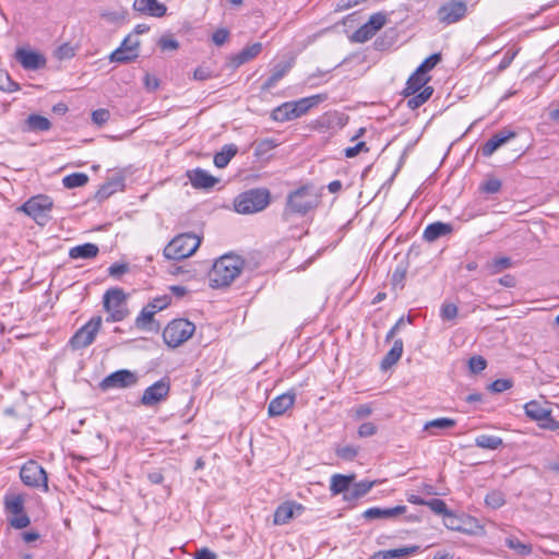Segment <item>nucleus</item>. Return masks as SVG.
I'll return each instance as SVG.
<instances>
[{
	"label": "nucleus",
	"mask_w": 559,
	"mask_h": 559,
	"mask_svg": "<svg viewBox=\"0 0 559 559\" xmlns=\"http://www.w3.org/2000/svg\"><path fill=\"white\" fill-rule=\"evenodd\" d=\"M243 267V261L233 254H225L217 259L209 273L210 286L222 288L229 286L237 278Z\"/></svg>",
	"instance_id": "obj_1"
},
{
	"label": "nucleus",
	"mask_w": 559,
	"mask_h": 559,
	"mask_svg": "<svg viewBox=\"0 0 559 559\" xmlns=\"http://www.w3.org/2000/svg\"><path fill=\"white\" fill-rule=\"evenodd\" d=\"M325 99V94H317L298 100L286 102L272 110L271 118L277 122L297 119Z\"/></svg>",
	"instance_id": "obj_2"
},
{
	"label": "nucleus",
	"mask_w": 559,
	"mask_h": 559,
	"mask_svg": "<svg viewBox=\"0 0 559 559\" xmlns=\"http://www.w3.org/2000/svg\"><path fill=\"white\" fill-rule=\"evenodd\" d=\"M270 203V192L265 189H251L239 194L234 201L239 214H253L264 210Z\"/></svg>",
	"instance_id": "obj_3"
},
{
	"label": "nucleus",
	"mask_w": 559,
	"mask_h": 559,
	"mask_svg": "<svg viewBox=\"0 0 559 559\" xmlns=\"http://www.w3.org/2000/svg\"><path fill=\"white\" fill-rule=\"evenodd\" d=\"M200 243L201 239L197 235L181 234L165 247L164 255L169 260H182L192 255Z\"/></svg>",
	"instance_id": "obj_4"
},
{
	"label": "nucleus",
	"mask_w": 559,
	"mask_h": 559,
	"mask_svg": "<svg viewBox=\"0 0 559 559\" xmlns=\"http://www.w3.org/2000/svg\"><path fill=\"white\" fill-rule=\"evenodd\" d=\"M468 14V2L466 0H445L436 11V19L439 24L450 26L463 21Z\"/></svg>",
	"instance_id": "obj_5"
},
{
	"label": "nucleus",
	"mask_w": 559,
	"mask_h": 559,
	"mask_svg": "<svg viewBox=\"0 0 559 559\" xmlns=\"http://www.w3.org/2000/svg\"><path fill=\"white\" fill-rule=\"evenodd\" d=\"M52 200L45 194H38L29 198L23 203L17 211L25 213L32 217L38 225H46L50 218V212L52 210Z\"/></svg>",
	"instance_id": "obj_6"
},
{
	"label": "nucleus",
	"mask_w": 559,
	"mask_h": 559,
	"mask_svg": "<svg viewBox=\"0 0 559 559\" xmlns=\"http://www.w3.org/2000/svg\"><path fill=\"white\" fill-rule=\"evenodd\" d=\"M194 331L195 325L192 322L186 319H177L169 322L164 329L163 338L169 347L175 348L187 342Z\"/></svg>",
	"instance_id": "obj_7"
},
{
	"label": "nucleus",
	"mask_w": 559,
	"mask_h": 559,
	"mask_svg": "<svg viewBox=\"0 0 559 559\" xmlns=\"http://www.w3.org/2000/svg\"><path fill=\"white\" fill-rule=\"evenodd\" d=\"M104 308L109 313L108 322L122 321L128 316L126 295L122 289L112 288L104 295Z\"/></svg>",
	"instance_id": "obj_8"
},
{
	"label": "nucleus",
	"mask_w": 559,
	"mask_h": 559,
	"mask_svg": "<svg viewBox=\"0 0 559 559\" xmlns=\"http://www.w3.org/2000/svg\"><path fill=\"white\" fill-rule=\"evenodd\" d=\"M103 324L99 316L91 318L81 326L70 338V345L73 349H83L93 344Z\"/></svg>",
	"instance_id": "obj_9"
},
{
	"label": "nucleus",
	"mask_w": 559,
	"mask_h": 559,
	"mask_svg": "<svg viewBox=\"0 0 559 559\" xmlns=\"http://www.w3.org/2000/svg\"><path fill=\"white\" fill-rule=\"evenodd\" d=\"M317 205V197L307 187H301L289 193L287 210L292 213L305 215Z\"/></svg>",
	"instance_id": "obj_10"
},
{
	"label": "nucleus",
	"mask_w": 559,
	"mask_h": 559,
	"mask_svg": "<svg viewBox=\"0 0 559 559\" xmlns=\"http://www.w3.org/2000/svg\"><path fill=\"white\" fill-rule=\"evenodd\" d=\"M525 414L531 419L537 421L544 429H559V421L552 418L551 411L537 401H530L524 405Z\"/></svg>",
	"instance_id": "obj_11"
},
{
	"label": "nucleus",
	"mask_w": 559,
	"mask_h": 559,
	"mask_svg": "<svg viewBox=\"0 0 559 559\" xmlns=\"http://www.w3.org/2000/svg\"><path fill=\"white\" fill-rule=\"evenodd\" d=\"M20 477L26 486L41 487L45 491L48 490L47 474L35 461H28L22 466Z\"/></svg>",
	"instance_id": "obj_12"
},
{
	"label": "nucleus",
	"mask_w": 559,
	"mask_h": 559,
	"mask_svg": "<svg viewBox=\"0 0 559 559\" xmlns=\"http://www.w3.org/2000/svg\"><path fill=\"white\" fill-rule=\"evenodd\" d=\"M139 46H140L139 38L133 34H129L123 39L121 45L110 53L109 59L111 62H120V63L133 61L139 56V52H138Z\"/></svg>",
	"instance_id": "obj_13"
},
{
	"label": "nucleus",
	"mask_w": 559,
	"mask_h": 559,
	"mask_svg": "<svg viewBox=\"0 0 559 559\" xmlns=\"http://www.w3.org/2000/svg\"><path fill=\"white\" fill-rule=\"evenodd\" d=\"M138 382V376L127 369L115 371L105 377L99 386L106 391L109 389H126L135 385Z\"/></svg>",
	"instance_id": "obj_14"
},
{
	"label": "nucleus",
	"mask_w": 559,
	"mask_h": 559,
	"mask_svg": "<svg viewBox=\"0 0 559 559\" xmlns=\"http://www.w3.org/2000/svg\"><path fill=\"white\" fill-rule=\"evenodd\" d=\"M169 391V380L160 379L144 390L141 397V404L147 407L154 406L166 400Z\"/></svg>",
	"instance_id": "obj_15"
},
{
	"label": "nucleus",
	"mask_w": 559,
	"mask_h": 559,
	"mask_svg": "<svg viewBox=\"0 0 559 559\" xmlns=\"http://www.w3.org/2000/svg\"><path fill=\"white\" fill-rule=\"evenodd\" d=\"M406 510V506H396L392 508L372 507L364 511L362 518L369 521L391 520L404 514Z\"/></svg>",
	"instance_id": "obj_16"
},
{
	"label": "nucleus",
	"mask_w": 559,
	"mask_h": 559,
	"mask_svg": "<svg viewBox=\"0 0 559 559\" xmlns=\"http://www.w3.org/2000/svg\"><path fill=\"white\" fill-rule=\"evenodd\" d=\"M15 58L26 70H38L46 64V58L41 53L24 48L16 50Z\"/></svg>",
	"instance_id": "obj_17"
},
{
	"label": "nucleus",
	"mask_w": 559,
	"mask_h": 559,
	"mask_svg": "<svg viewBox=\"0 0 559 559\" xmlns=\"http://www.w3.org/2000/svg\"><path fill=\"white\" fill-rule=\"evenodd\" d=\"M296 401V394L294 392H286L274 397L267 407V413L271 417L282 416L287 409L293 407Z\"/></svg>",
	"instance_id": "obj_18"
},
{
	"label": "nucleus",
	"mask_w": 559,
	"mask_h": 559,
	"mask_svg": "<svg viewBox=\"0 0 559 559\" xmlns=\"http://www.w3.org/2000/svg\"><path fill=\"white\" fill-rule=\"evenodd\" d=\"M515 133L512 131L502 130L493 134L487 142L481 146V154L486 157L491 156L500 146L506 144L509 140L513 139Z\"/></svg>",
	"instance_id": "obj_19"
},
{
	"label": "nucleus",
	"mask_w": 559,
	"mask_h": 559,
	"mask_svg": "<svg viewBox=\"0 0 559 559\" xmlns=\"http://www.w3.org/2000/svg\"><path fill=\"white\" fill-rule=\"evenodd\" d=\"M188 177L191 185L197 189H211L218 182L217 178L202 168H195L189 171Z\"/></svg>",
	"instance_id": "obj_20"
},
{
	"label": "nucleus",
	"mask_w": 559,
	"mask_h": 559,
	"mask_svg": "<svg viewBox=\"0 0 559 559\" xmlns=\"http://www.w3.org/2000/svg\"><path fill=\"white\" fill-rule=\"evenodd\" d=\"M133 9L138 12L155 17L164 16L167 11L166 5L157 0H134Z\"/></svg>",
	"instance_id": "obj_21"
},
{
	"label": "nucleus",
	"mask_w": 559,
	"mask_h": 559,
	"mask_svg": "<svg viewBox=\"0 0 559 559\" xmlns=\"http://www.w3.org/2000/svg\"><path fill=\"white\" fill-rule=\"evenodd\" d=\"M293 64H294V58L277 62L272 68L271 75L264 82L263 88L271 90L272 87H274L277 84V82L290 71V69L293 68Z\"/></svg>",
	"instance_id": "obj_22"
},
{
	"label": "nucleus",
	"mask_w": 559,
	"mask_h": 559,
	"mask_svg": "<svg viewBox=\"0 0 559 559\" xmlns=\"http://www.w3.org/2000/svg\"><path fill=\"white\" fill-rule=\"evenodd\" d=\"M453 231V226L449 223L436 222L429 224L423 234L426 241L432 242L438 238L449 235Z\"/></svg>",
	"instance_id": "obj_23"
},
{
	"label": "nucleus",
	"mask_w": 559,
	"mask_h": 559,
	"mask_svg": "<svg viewBox=\"0 0 559 559\" xmlns=\"http://www.w3.org/2000/svg\"><path fill=\"white\" fill-rule=\"evenodd\" d=\"M355 475L335 474L331 478L330 490L332 495L343 493V499L349 492L350 484L354 481Z\"/></svg>",
	"instance_id": "obj_24"
},
{
	"label": "nucleus",
	"mask_w": 559,
	"mask_h": 559,
	"mask_svg": "<svg viewBox=\"0 0 559 559\" xmlns=\"http://www.w3.org/2000/svg\"><path fill=\"white\" fill-rule=\"evenodd\" d=\"M262 51V44L254 43L252 45L246 46L241 49L237 55L231 57V64L236 68L241 64L254 59Z\"/></svg>",
	"instance_id": "obj_25"
},
{
	"label": "nucleus",
	"mask_w": 559,
	"mask_h": 559,
	"mask_svg": "<svg viewBox=\"0 0 559 559\" xmlns=\"http://www.w3.org/2000/svg\"><path fill=\"white\" fill-rule=\"evenodd\" d=\"M418 547H402L396 549H389V550H380L378 552H374L370 559H404L414 552H416Z\"/></svg>",
	"instance_id": "obj_26"
},
{
	"label": "nucleus",
	"mask_w": 559,
	"mask_h": 559,
	"mask_svg": "<svg viewBox=\"0 0 559 559\" xmlns=\"http://www.w3.org/2000/svg\"><path fill=\"white\" fill-rule=\"evenodd\" d=\"M98 247L95 243L86 242L72 247L69 250V257L71 259L88 260L93 259L98 254Z\"/></svg>",
	"instance_id": "obj_27"
},
{
	"label": "nucleus",
	"mask_w": 559,
	"mask_h": 559,
	"mask_svg": "<svg viewBox=\"0 0 559 559\" xmlns=\"http://www.w3.org/2000/svg\"><path fill=\"white\" fill-rule=\"evenodd\" d=\"M374 485H376V481H369V480L352 483L349 492L347 493V497H345V501L352 502V501L362 498L372 489V487Z\"/></svg>",
	"instance_id": "obj_28"
},
{
	"label": "nucleus",
	"mask_w": 559,
	"mask_h": 559,
	"mask_svg": "<svg viewBox=\"0 0 559 559\" xmlns=\"http://www.w3.org/2000/svg\"><path fill=\"white\" fill-rule=\"evenodd\" d=\"M429 78L417 70L409 76L404 88L405 96H411L426 87Z\"/></svg>",
	"instance_id": "obj_29"
},
{
	"label": "nucleus",
	"mask_w": 559,
	"mask_h": 559,
	"mask_svg": "<svg viewBox=\"0 0 559 559\" xmlns=\"http://www.w3.org/2000/svg\"><path fill=\"white\" fill-rule=\"evenodd\" d=\"M238 147L235 144H226L214 155L213 163L217 168H225L231 158L237 154Z\"/></svg>",
	"instance_id": "obj_30"
},
{
	"label": "nucleus",
	"mask_w": 559,
	"mask_h": 559,
	"mask_svg": "<svg viewBox=\"0 0 559 559\" xmlns=\"http://www.w3.org/2000/svg\"><path fill=\"white\" fill-rule=\"evenodd\" d=\"M403 354V341L401 338H397L394 341L392 348L389 350V353L384 356V358L381 361V368L386 370L391 368L393 365H395Z\"/></svg>",
	"instance_id": "obj_31"
},
{
	"label": "nucleus",
	"mask_w": 559,
	"mask_h": 559,
	"mask_svg": "<svg viewBox=\"0 0 559 559\" xmlns=\"http://www.w3.org/2000/svg\"><path fill=\"white\" fill-rule=\"evenodd\" d=\"M455 425H456V421L454 419L447 418V417H440V418H436V419L427 421L424 425V430L429 431L431 435H437V432L433 431V429L445 430V429L453 428Z\"/></svg>",
	"instance_id": "obj_32"
},
{
	"label": "nucleus",
	"mask_w": 559,
	"mask_h": 559,
	"mask_svg": "<svg viewBox=\"0 0 559 559\" xmlns=\"http://www.w3.org/2000/svg\"><path fill=\"white\" fill-rule=\"evenodd\" d=\"M433 88L431 86L424 87L420 92L412 94L407 96V106L411 109L419 108L423 104H425L432 95Z\"/></svg>",
	"instance_id": "obj_33"
},
{
	"label": "nucleus",
	"mask_w": 559,
	"mask_h": 559,
	"mask_svg": "<svg viewBox=\"0 0 559 559\" xmlns=\"http://www.w3.org/2000/svg\"><path fill=\"white\" fill-rule=\"evenodd\" d=\"M294 516V506L290 503H284L277 507L274 513V524L283 525L289 522Z\"/></svg>",
	"instance_id": "obj_34"
},
{
	"label": "nucleus",
	"mask_w": 559,
	"mask_h": 559,
	"mask_svg": "<svg viewBox=\"0 0 559 559\" xmlns=\"http://www.w3.org/2000/svg\"><path fill=\"white\" fill-rule=\"evenodd\" d=\"M475 444L481 449L496 450L502 445V439L497 436L479 435L475 438Z\"/></svg>",
	"instance_id": "obj_35"
},
{
	"label": "nucleus",
	"mask_w": 559,
	"mask_h": 559,
	"mask_svg": "<svg viewBox=\"0 0 559 559\" xmlns=\"http://www.w3.org/2000/svg\"><path fill=\"white\" fill-rule=\"evenodd\" d=\"M4 506L5 511L12 515L24 511V500L19 495L5 496Z\"/></svg>",
	"instance_id": "obj_36"
},
{
	"label": "nucleus",
	"mask_w": 559,
	"mask_h": 559,
	"mask_svg": "<svg viewBox=\"0 0 559 559\" xmlns=\"http://www.w3.org/2000/svg\"><path fill=\"white\" fill-rule=\"evenodd\" d=\"M26 123L28 130L31 131H47L51 127L50 121L46 117L40 115L28 116Z\"/></svg>",
	"instance_id": "obj_37"
},
{
	"label": "nucleus",
	"mask_w": 559,
	"mask_h": 559,
	"mask_svg": "<svg viewBox=\"0 0 559 559\" xmlns=\"http://www.w3.org/2000/svg\"><path fill=\"white\" fill-rule=\"evenodd\" d=\"M506 545L520 556H528L533 551L531 544L522 543L519 538L510 536L506 538Z\"/></svg>",
	"instance_id": "obj_38"
},
{
	"label": "nucleus",
	"mask_w": 559,
	"mask_h": 559,
	"mask_svg": "<svg viewBox=\"0 0 559 559\" xmlns=\"http://www.w3.org/2000/svg\"><path fill=\"white\" fill-rule=\"evenodd\" d=\"M88 176L84 173H73L62 179V183L68 189L83 187L87 183Z\"/></svg>",
	"instance_id": "obj_39"
},
{
	"label": "nucleus",
	"mask_w": 559,
	"mask_h": 559,
	"mask_svg": "<svg viewBox=\"0 0 559 559\" xmlns=\"http://www.w3.org/2000/svg\"><path fill=\"white\" fill-rule=\"evenodd\" d=\"M511 265L512 262L510 258L501 257L493 259L491 262H488L485 265V269L488 271L490 275H495L502 272L503 270L511 267Z\"/></svg>",
	"instance_id": "obj_40"
},
{
	"label": "nucleus",
	"mask_w": 559,
	"mask_h": 559,
	"mask_svg": "<svg viewBox=\"0 0 559 559\" xmlns=\"http://www.w3.org/2000/svg\"><path fill=\"white\" fill-rule=\"evenodd\" d=\"M485 503L487 507L496 510L504 506L506 503V496L500 490H491L488 492L485 497Z\"/></svg>",
	"instance_id": "obj_41"
},
{
	"label": "nucleus",
	"mask_w": 559,
	"mask_h": 559,
	"mask_svg": "<svg viewBox=\"0 0 559 559\" xmlns=\"http://www.w3.org/2000/svg\"><path fill=\"white\" fill-rule=\"evenodd\" d=\"M155 310L150 305L144 307L135 320V325L140 329H145L152 322Z\"/></svg>",
	"instance_id": "obj_42"
},
{
	"label": "nucleus",
	"mask_w": 559,
	"mask_h": 559,
	"mask_svg": "<svg viewBox=\"0 0 559 559\" xmlns=\"http://www.w3.org/2000/svg\"><path fill=\"white\" fill-rule=\"evenodd\" d=\"M459 314V308L452 302H443L440 307V318L443 321H452Z\"/></svg>",
	"instance_id": "obj_43"
},
{
	"label": "nucleus",
	"mask_w": 559,
	"mask_h": 559,
	"mask_svg": "<svg viewBox=\"0 0 559 559\" xmlns=\"http://www.w3.org/2000/svg\"><path fill=\"white\" fill-rule=\"evenodd\" d=\"M386 23V16L384 13L378 12L372 14L369 20L366 22L369 28L373 31L376 34L379 29H381Z\"/></svg>",
	"instance_id": "obj_44"
},
{
	"label": "nucleus",
	"mask_w": 559,
	"mask_h": 559,
	"mask_svg": "<svg viewBox=\"0 0 559 559\" xmlns=\"http://www.w3.org/2000/svg\"><path fill=\"white\" fill-rule=\"evenodd\" d=\"M0 90L8 93L19 90V84L12 81L8 72L2 70H0Z\"/></svg>",
	"instance_id": "obj_45"
},
{
	"label": "nucleus",
	"mask_w": 559,
	"mask_h": 559,
	"mask_svg": "<svg viewBox=\"0 0 559 559\" xmlns=\"http://www.w3.org/2000/svg\"><path fill=\"white\" fill-rule=\"evenodd\" d=\"M376 34L371 28H369L368 24H364L360 26L354 34H353V40L356 43H365L369 40L371 37H373Z\"/></svg>",
	"instance_id": "obj_46"
},
{
	"label": "nucleus",
	"mask_w": 559,
	"mask_h": 559,
	"mask_svg": "<svg viewBox=\"0 0 559 559\" xmlns=\"http://www.w3.org/2000/svg\"><path fill=\"white\" fill-rule=\"evenodd\" d=\"M440 59L441 58L439 53L431 55L417 68V71L426 75L430 70H432L437 66Z\"/></svg>",
	"instance_id": "obj_47"
},
{
	"label": "nucleus",
	"mask_w": 559,
	"mask_h": 559,
	"mask_svg": "<svg viewBox=\"0 0 559 559\" xmlns=\"http://www.w3.org/2000/svg\"><path fill=\"white\" fill-rule=\"evenodd\" d=\"M426 506L436 514L444 515L449 514V509L445 502L441 499L427 500Z\"/></svg>",
	"instance_id": "obj_48"
},
{
	"label": "nucleus",
	"mask_w": 559,
	"mask_h": 559,
	"mask_svg": "<svg viewBox=\"0 0 559 559\" xmlns=\"http://www.w3.org/2000/svg\"><path fill=\"white\" fill-rule=\"evenodd\" d=\"M31 521L27 514L23 511L22 513L14 514L10 519V524L16 530L25 528L29 525Z\"/></svg>",
	"instance_id": "obj_49"
},
{
	"label": "nucleus",
	"mask_w": 559,
	"mask_h": 559,
	"mask_svg": "<svg viewBox=\"0 0 559 559\" xmlns=\"http://www.w3.org/2000/svg\"><path fill=\"white\" fill-rule=\"evenodd\" d=\"M358 450L359 449L354 445H344V447L336 449V454L341 459L352 461L357 456Z\"/></svg>",
	"instance_id": "obj_50"
},
{
	"label": "nucleus",
	"mask_w": 559,
	"mask_h": 559,
	"mask_svg": "<svg viewBox=\"0 0 559 559\" xmlns=\"http://www.w3.org/2000/svg\"><path fill=\"white\" fill-rule=\"evenodd\" d=\"M378 431V428L377 426L371 423V421H366V423H362L359 427H358V436L360 438H367V437H371L373 435H376Z\"/></svg>",
	"instance_id": "obj_51"
},
{
	"label": "nucleus",
	"mask_w": 559,
	"mask_h": 559,
	"mask_svg": "<svg viewBox=\"0 0 559 559\" xmlns=\"http://www.w3.org/2000/svg\"><path fill=\"white\" fill-rule=\"evenodd\" d=\"M110 118V112L107 109H97L92 114V120L95 124L102 126L106 123Z\"/></svg>",
	"instance_id": "obj_52"
},
{
	"label": "nucleus",
	"mask_w": 559,
	"mask_h": 559,
	"mask_svg": "<svg viewBox=\"0 0 559 559\" xmlns=\"http://www.w3.org/2000/svg\"><path fill=\"white\" fill-rule=\"evenodd\" d=\"M512 386V381L509 379H497L490 384V390L495 393H501Z\"/></svg>",
	"instance_id": "obj_53"
},
{
	"label": "nucleus",
	"mask_w": 559,
	"mask_h": 559,
	"mask_svg": "<svg viewBox=\"0 0 559 559\" xmlns=\"http://www.w3.org/2000/svg\"><path fill=\"white\" fill-rule=\"evenodd\" d=\"M362 151L368 152L369 148L367 147L366 143L361 141L356 143L354 146L346 147L344 154L347 158H353Z\"/></svg>",
	"instance_id": "obj_54"
},
{
	"label": "nucleus",
	"mask_w": 559,
	"mask_h": 559,
	"mask_svg": "<svg viewBox=\"0 0 559 559\" xmlns=\"http://www.w3.org/2000/svg\"><path fill=\"white\" fill-rule=\"evenodd\" d=\"M500 189L501 181L497 178H490L486 180L481 186V190L486 193H497Z\"/></svg>",
	"instance_id": "obj_55"
},
{
	"label": "nucleus",
	"mask_w": 559,
	"mask_h": 559,
	"mask_svg": "<svg viewBox=\"0 0 559 559\" xmlns=\"http://www.w3.org/2000/svg\"><path fill=\"white\" fill-rule=\"evenodd\" d=\"M372 413V408L369 404L358 405L353 409V417L357 420L367 418Z\"/></svg>",
	"instance_id": "obj_56"
},
{
	"label": "nucleus",
	"mask_w": 559,
	"mask_h": 559,
	"mask_svg": "<svg viewBox=\"0 0 559 559\" xmlns=\"http://www.w3.org/2000/svg\"><path fill=\"white\" fill-rule=\"evenodd\" d=\"M158 45L163 50H176L179 47V43L171 36L160 37Z\"/></svg>",
	"instance_id": "obj_57"
},
{
	"label": "nucleus",
	"mask_w": 559,
	"mask_h": 559,
	"mask_svg": "<svg viewBox=\"0 0 559 559\" xmlns=\"http://www.w3.org/2000/svg\"><path fill=\"white\" fill-rule=\"evenodd\" d=\"M468 365L471 370L477 373L486 368V360L481 356H474L469 359Z\"/></svg>",
	"instance_id": "obj_58"
},
{
	"label": "nucleus",
	"mask_w": 559,
	"mask_h": 559,
	"mask_svg": "<svg viewBox=\"0 0 559 559\" xmlns=\"http://www.w3.org/2000/svg\"><path fill=\"white\" fill-rule=\"evenodd\" d=\"M213 78V72L207 67H198L193 72V79L197 81H205Z\"/></svg>",
	"instance_id": "obj_59"
},
{
	"label": "nucleus",
	"mask_w": 559,
	"mask_h": 559,
	"mask_svg": "<svg viewBox=\"0 0 559 559\" xmlns=\"http://www.w3.org/2000/svg\"><path fill=\"white\" fill-rule=\"evenodd\" d=\"M75 55L74 48L69 44L61 45L56 52L58 59H70Z\"/></svg>",
	"instance_id": "obj_60"
},
{
	"label": "nucleus",
	"mask_w": 559,
	"mask_h": 559,
	"mask_svg": "<svg viewBox=\"0 0 559 559\" xmlns=\"http://www.w3.org/2000/svg\"><path fill=\"white\" fill-rule=\"evenodd\" d=\"M129 270L128 264L126 263H115L108 267V274L112 277H119L122 274L127 273Z\"/></svg>",
	"instance_id": "obj_61"
},
{
	"label": "nucleus",
	"mask_w": 559,
	"mask_h": 559,
	"mask_svg": "<svg viewBox=\"0 0 559 559\" xmlns=\"http://www.w3.org/2000/svg\"><path fill=\"white\" fill-rule=\"evenodd\" d=\"M444 525L452 531H461V526L457 524V518L452 511L449 510V514H444Z\"/></svg>",
	"instance_id": "obj_62"
},
{
	"label": "nucleus",
	"mask_w": 559,
	"mask_h": 559,
	"mask_svg": "<svg viewBox=\"0 0 559 559\" xmlns=\"http://www.w3.org/2000/svg\"><path fill=\"white\" fill-rule=\"evenodd\" d=\"M229 37V33L225 28H219L213 33L212 39L215 45L222 46Z\"/></svg>",
	"instance_id": "obj_63"
},
{
	"label": "nucleus",
	"mask_w": 559,
	"mask_h": 559,
	"mask_svg": "<svg viewBox=\"0 0 559 559\" xmlns=\"http://www.w3.org/2000/svg\"><path fill=\"white\" fill-rule=\"evenodd\" d=\"M194 559H217V556L210 549L202 548L195 552Z\"/></svg>",
	"instance_id": "obj_64"
}]
</instances>
